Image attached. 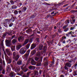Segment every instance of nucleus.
<instances>
[{
	"mask_svg": "<svg viewBox=\"0 0 77 77\" xmlns=\"http://www.w3.org/2000/svg\"><path fill=\"white\" fill-rule=\"evenodd\" d=\"M35 41H36V42H40V39H39V38H36Z\"/></svg>",
	"mask_w": 77,
	"mask_h": 77,
	"instance_id": "18",
	"label": "nucleus"
},
{
	"mask_svg": "<svg viewBox=\"0 0 77 77\" xmlns=\"http://www.w3.org/2000/svg\"><path fill=\"white\" fill-rule=\"evenodd\" d=\"M17 8V6H16L15 5H13L12 7V9H16Z\"/></svg>",
	"mask_w": 77,
	"mask_h": 77,
	"instance_id": "26",
	"label": "nucleus"
},
{
	"mask_svg": "<svg viewBox=\"0 0 77 77\" xmlns=\"http://www.w3.org/2000/svg\"><path fill=\"white\" fill-rule=\"evenodd\" d=\"M26 52V49L25 48H23L20 49V53L21 54H24Z\"/></svg>",
	"mask_w": 77,
	"mask_h": 77,
	"instance_id": "2",
	"label": "nucleus"
},
{
	"mask_svg": "<svg viewBox=\"0 0 77 77\" xmlns=\"http://www.w3.org/2000/svg\"><path fill=\"white\" fill-rule=\"evenodd\" d=\"M44 60H46V65H48V58L47 57L44 58Z\"/></svg>",
	"mask_w": 77,
	"mask_h": 77,
	"instance_id": "12",
	"label": "nucleus"
},
{
	"mask_svg": "<svg viewBox=\"0 0 77 77\" xmlns=\"http://www.w3.org/2000/svg\"><path fill=\"white\" fill-rule=\"evenodd\" d=\"M32 18H35V15H33L32 16Z\"/></svg>",
	"mask_w": 77,
	"mask_h": 77,
	"instance_id": "61",
	"label": "nucleus"
},
{
	"mask_svg": "<svg viewBox=\"0 0 77 77\" xmlns=\"http://www.w3.org/2000/svg\"><path fill=\"white\" fill-rule=\"evenodd\" d=\"M0 77H4V75L2 74L0 75Z\"/></svg>",
	"mask_w": 77,
	"mask_h": 77,
	"instance_id": "64",
	"label": "nucleus"
},
{
	"mask_svg": "<svg viewBox=\"0 0 77 77\" xmlns=\"http://www.w3.org/2000/svg\"><path fill=\"white\" fill-rule=\"evenodd\" d=\"M69 30V29H68V28H67L66 29H65L64 30V32H67Z\"/></svg>",
	"mask_w": 77,
	"mask_h": 77,
	"instance_id": "36",
	"label": "nucleus"
},
{
	"mask_svg": "<svg viewBox=\"0 0 77 77\" xmlns=\"http://www.w3.org/2000/svg\"><path fill=\"white\" fill-rule=\"evenodd\" d=\"M65 66L68 67V68H70L71 66V64L69 63H66Z\"/></svg>",
	"mask_w": 77,
	"mask_h": 77,
	"instance_id": "10",
	"label": "nucleus"
},
{
	"mask_svg": "<svg viewBox=\"0 0 77 77\" xmlns=\"http://www.w3.org/2000/svg\"><path fill=\"white\" fill-rule=\"evenodd\" d=\"M72 31H71L70 32L68 33L69 35H72Z\"/></svg>",
	"mask_w": 77,
	"mask_h": 77,
	"instance_id": "58",
	"label": "nucleus"
},
{
	"mask_svg": "<svg viewBox=\"0 0 77 77\" xmlns=\"http://www.w3.org/2000/svg\"><path fill=\"white\" fill-rule=\"evenodd\" d=\"M29 39H26L24 42V43L23 44V45H26V44H27L29 42Z\"/></svg>",
	"mask_w": 77,
	"mask_h": 77,
	"instance_id": "7",
	"label": "nucleus"
},
{
	"mask_svg": "<svg viewBox=\"0 0 77 77\" xmlns=\"http://www.w3.org/2000/svg\"><path fill=\"white\" fill-rule=\"evenodd\" d=\"M2 73L3 74H5V70H3L2 72Z\"/></svg>",
	"mask_w": 77,
	"mask_h": 77,
	"instance_id": "52",
	"label": "nucleus"
},
{
	"mask_svg": "<svg viewBox=\"0 0 77 77\" xmlns=\"http://www.w3.org/2000/svg\"><path fill=\"white\" fill-rule=\"evenodd\" d=\"M10 21H12V22H14V18H13L11 19L10 20Z\"/></svg>",
	"mask_w": 77,
	"mask_h": 77,
	"instance_id": "56",
	"label": "nucleus"
},
{
	"mask_svg": "<svg viewBox=\"0 0 77 77\" xmlns=\"http://www.w3.org/2000/svg\"><path fill=\"white\" fill-rule=\"evenodd\" d=\"M11 71V68L10 67H7V72H9Z\"/></svg>",
	"mask_w": 77,
	"mask_h": 77,
	"instance_id": "19",
	"label": "nucleus"
},
{
	"mask_svg": "<svg viewBox=\"0 0 77 77\" xmlns=\"http://www.w3.org/2000/svg\"><path fill=\"white\" fill-rule=\"evenodd\" d=\"M13 25H14V24H13V23H10L9 25V27H12Z\"/></svg>",
	"mask_w": 77,
	"mask_h": 77,
	"instance_id": "43",
	"label": "nucleus"
},
{
	"mask_svg": "<svg viewBox=\"0 0 77 77\" xmlns=\"http://www.w3.org/2000/svg\"><path fill=\"white\" fill-rule=\"evenodd\" d=\"M11 59H9V61H8V63H11Z\"/></svg>",
	"mask_w": 77,
	"mask_h": 77,
	"instance_id": "51",
	"label": "nucleus"
},
{
	"mask_svg": "<svg viewBox=\"0 0 77 77\" xmlns=\"http://www.w3.org/2000/svg\"><path fill=\"white\" fill-rule=\"evenodd\" d=\"M23 11H26V10L27 9V8L26 7H25L23 8Z\"/></svg>",
	"mask_w": 77,
	"mask_h": 77,
	"instance_id": "49",
	"label": "nucleus"
},
{
	"mask_svg": "<svg viewBox=\"0 0 77 77\" xmlns=\"http://www.w3.org/2000/svg\"><path fill=\"white\" fill-rule=\"evenodd\" d=\"M16 49L17 50V51H19V50H20V45H17L16 47Z\"/></svg>",
	"mask_w": 77,
	"mask_h": 77,
	"instance_id": "25",
	"label": "nucleus"
},
{
	"mask_svg": "<svg viewBox=\"0 0 77 77\" xmlns=\"http://www.w3.org/2000/svg\"><path fill=\"white\" fill-rule=\"evenodd\" d=\"M68 6V4H67L64 5H63V7H64V8H65V7H66V6Z\"/></svg>",
	"mask_w": 77,
	"mask_h": 77,
	"instance_id": "57",
	"label": "nucleus"
},
{
	"mask_svg": "<svg viewBox=\"0 0 77 77\" xmlns=\"http://www.w3.org/2000/svg\"><path fill=\"white\" fill-rule=\"evenodd\" d=\"M67 66H65L64 67V69L66 70V71H68V68Z\"/></svg>",
	"mask_w": 77,
	"mask_h": 77,
	"instance_id": "32",
	"label": "nucleus"
},
{
	"mask_svg": "<svg viewBox=\"0 0 77 77\" xmlns=\"http://www.w3.org/2000/svg\"><path fill=\"white\" fill-rule=\"evenodd\" d=\"M30 51V50H28L27 51V52L24 54V55L22 56L23 58L25 60H27Z\"/></svg>",
	"mask_w": 77,
	"mask_h": 77,
	"instance_id": "1",
	"label": "nucleus"
},
{
	"mask_svg": "<svg viewBox=\"0 0 77 77\" xmlns=\"http://www.w3.org/2000/svg\"><path fill=\"white\" fill-rule=\"evenodd\" d=\"M41 61L40 62L38 61L37 63V66H41Z\"/></svg>",
	"mask_w": 77,
	"mask_h": 77,
	"instance_id": "22",
	"label": "nucleus"
},
{
	"mask_svg": "<svg viewBox=\"0 0 77 77\" xmlns=\"http://www.w3.org/2000/svg\"><path fill=\"white\" fill-rule=\"evenodd\" d=\"M29 69L32 70V69H35V67L34 66H31L29 67Z\"/></svg>",
	"mask_w": 77,
	"mask_h": 77,
	"instance_id": "11",
	"label": "nucleus"
},
{
	"mask_svg": "<svg viewBox=\"0 0 77 77\" xmlns=\"http://www.w3.org/2000/svg\"><path fill=\"white\" fill-rule=\"evenodd\" d=\"M6 52L8 56H11L12 55V54L11 53V51L8 49H6Z\"/></svg>",
	"mask_w": 77,
	"mask_h": 77,
	"instance_id": "4",
	"label": "nucleus"
},
{
	"mask_svg": "<svg viewBox=\"0 0 77 77\" xmlns=\"http://www.w3.org/2000/svg\"><path fill=\"white\" fill-rule=\"evenodd\" d=\"M73 74L74 75H77V73H76V72H75V71L74 72Z\"/></svg>",
	"mask_w": 77,
	"mask_h": 77,
	"instance_id": "39",
	"label": "nucleus"
},
{
	"mask_svg": "<svg viewBox=\"0 0 77 77\" xmlns=\"http://www.w3.org/2000/svg\"><path fill=\"white\" fill-rule=\"evenodd\" d=\"M4 54H5V59L7 60H8V59H9V57H8L7 55H6V53H5V52H4Z\"/></svg>",
	"mask_w": 77,
	"mask_h": 77,
	"instance_id": "16",
	"label": "nucleus"
},
{
	"mask_svg": "<svg viewBox=\"0 0 77 77\" xmlns=\"http://www.w3.org/2000/svg\"><path fill=\"white\" fill-rule=\"evenodd\" d=\"M36 62L35 61V60L33 59H32L31 60V64L32 65H36Z\"/></svg>",
	"mask_w": 77,
	"mask_h": 77,
	"instance_id": "9",
	"label": "nucleus"
},
{
	"mask_svg": "<svg viewBox=\"0 0 77 77\" xmlns=\"http://www.w3.org/2000/svg\"><path fill=\"white\" fill-rule=\"evenodd\" d=\"M55 37H56V35H55V34H54V35H52V37L53 38H54Z\"/></svg>",
	"mask_w": 77,
	"mask_h": 77,
	"instance_id": "63",
	"label": "nucleus"
},
{
	"mask_svg": "<svg viewBox=\"0 0 77 77\" xmlns=\"http://www.w3.org/2000/svg\"><path fill=\"white\" fill-rule=\"evenodd\" d=\"M66 27H67V26H63V29H66Z\"/></svg>",
	"mask_w": 77,
	"mask_h": 77,
	"instance_id": "47",
	"label": "nucleus"
},
{
	"mask_svg": "<svg viewBox=\"0 0 77 77\" xmlns=\"http://www.w3.org/2000/svg\"><path fill=\"white\" fill-rule=\"evenodd\" d=\"M0 63H2V59L0 58Z\"/></svg>",
	"mask_w": 77,
	"mask_h": 77,
	"instance_id": "55",
	"label": "nucleus"
},
{
	"mask_svg": "<svg viewBox=\"0 0 77 77\" xmlns=\"http://www.w3.org/2000/svg\"><path fill=\"white\" fill-rule=\"evenodd\" d=\"M16 42H17V40L14 39L12 40V43H13V44H14V43H15Z\"/></svg>",
	"mask_w": 77,
	"mask_h": 77,
	"instance_id": "31",
	"label": "nucleus"
},
{
	"mask_svg": "<svg viewBox=\"0 0 77 77\" xmlns=\"http://www.w3.org/2000/svg\"><path fill=\"white\" fill-rule=\"evenodd\" d=\"M62 5H63V3H59L58 4V6H62Z\"/></svg>",
	"mask_w": 77,
	"mask_h": 77,
	"instance_id": "41",
	"label": "nucleus"
},
{
	"mask_svg": "<svg viewBox=\"0 0 77 77\" xmlns=\"http://www.w3.org/2000/svg\"><path fill=\"white\" fill-rule=\"evenodd\" d=\"M26 67H25V68H24V69H23V70H24V72H27V71H28V69L27 68H25Z\"/></svg>",
	"mask_w": 77,
	"mask_h": 77,
	"instance_id": "28",
	"label": "nucleus"
},
{
	"mask_svg": "<svg viewBox=\"0 0 77 77\" xmlns=\"http://www.w3.org/2000/svg\"><path fill=\"white\" fill-rule=\"evenodd\" d=\"M24 39V37H22V36L20 37V41H21V40L22 41H23Z\"/></svg>",
	"mask_w": 77,
	"mask_h": 77,
	"instance_id": "21",
	"label": "nucleus"
},
{
	"mask_svg": "<svg viewBox=\"0 0 77 77\" xmlns=\"http://www.w3.org/2000/svg\"><path fill=\"white\" fill-rule=\"evenodd\" d=\"M14 13L15 14V15L18 14V11H15L14 12Z\"/></svg>",
	"mask_w": 77,
	"mask_h": 77,
	"instance_id": "37",
	"label": "nucleus"
},
{
	"mask_svg": "<svg viewBox=\"0 0 77 77\" xmlns=\"http://www.w3.org/2000/svg\"><path fill=\"white\" fill-rule=\"evenodd\" d=\"M65 22H66L65 23L66 24H68L69 23V20H66L65 21Z\"/></svg>",
	"mask_w": 77,
	"mask_h": 77,
	"instance_id": "33",
	"label": "nucleus"
},
{
	"mask_svg": "<svg viewBox=\"0 0 77 77\" xmlns=\"http://www.w3.org/2000/svg\"><path fill=\"white\" fill-rule=\"evenodd\" d=\"M29 47H30V45L29 44H28L26 46V48L28 49L29 48Z\"/></svg>",
	"mask_w": 77,
	"mask_h": 77,
	"instance_id": "44",
	"label": "nucleus"
},
{
	"mask_svg": "<svg viewBox=\"0 0 77 77\" xmlns=\"http://www.w3.org/2000/svg\"><path fill=\"white\" fill-rule=\"evenodd\" d=\"M75 29V26L72 27L70 28V30H74V29Z\"/></svg>",
	"mask_w": 77,
	"mask_h": 77,
	"instance_id": "40",
	"label": "nucleus"
},
{
	"mask_svg": "<svg viewBox=\"0 0 77 77\" xmlns=\"http://www.w3.org/2000/svg\"><path fill=\"white\" fill-rule=\"evenodd\" d=\"M35 75H39V73L37 71H35Z\"/></svg>",
	"mask_w": 77,
	"mask_h": 77,
	"instance_id": "23",
	"label": "nucleus"
},
{
	"mask_svg": "<svg viewBox=\"0 0 77 77\" xmlns=\"http://www.w3.org/2000/svg\"><path fill=\"white\" fill-rule=\"evenodd\" d=\"M43 48L44 50V51H45L46 50H47V46H44Z\"/></svg>",
	"mask_w": 77,
	"mask_h": 77,
	"instance_id": "34",
	"label": "nucleus"
},
{
	"mask_svg": "<svg viewBox=\"0 0 77 77\" xmlns=\"http://www.w3.org/2000/svg\"><path fill=\"white\" fill-rule=\"evenodd\" d=\"M39 60V58L36 57L35 58V60H36V61H38Z\"/></svg>",
	"mask_w": 77,
	"mask_h": 77,
	"instance_id": "42",
	"label": "nucleus"
},
{
	"mask_svg": "<svg viewBox=\"0 0 77 77\" xmlns=\"http://www.w3.org/2000/svg\"><path fill=\"white\" fill-rule=\"evenodd\" d=\"M31 73V72H27V75L28 76V77H29V75Z\"/></svg>",
	"mask_w": 77,
	"mask_h": 77,
	"instance_id": "35",
	"label": "nucleus"
},
{
	"mask_svg": "<svg viewBox=\"0 0 77 77\" xmlns=\"http://www.w3.org/2000/svg\"><path fill=\"white\" fill-rule=\"evenodd\" d=\"M10 2L11 3V5H14V1H10Z\"/></svg>",
	"mask_w": 77,
	"mask_h": 77,
	"instance_id": "45",
	"label": "nucleus"
},
{
	"mask_svg": "<svg viewBox=\"0 0 77 77\" xmlns=\"http://www.w3.org/2000/svg\"><path fill=\"white\" fill-rule=\"evenodd\" d=\"M20 70V67H18L16 69V70L17 72H19Z\"/></svg>",
	"mask_w": 77,
	"mask_h": 77,
	"instance_id": "29",
	"label": "nucleus"
},
{
	"mask_svg": "<svg viewBox=\"0 0 77 77\" xmlns=\"http://www.w3.org/2000/svg\"><path fill=\"white\" fill-rule=\"evenodd\" d=\"M24 66V64H23L22 65V66H21V69L24 70V69L25 67H26V66H25L24 67H23Z\"/></svg>",
	"mask_w": 77,
	"mask_h": 77,
	"instance_id": "20",
	"label": "nucleus"
},
{
	"mask_svg": "<svg viewBox=\"0 0 77 77\" xmlns=\"http://www.w3.org/2000/svg\"><path fill=\"white\" fill-rule=\"evenodd\" d=\"M13 56L14 57V56H15V55H16V53L15 52H14L13 53Z\"/></svg>",
	"mask_w": 77,
	"mask_h": 77,
	"instance_id": "50",
	"label": "nucleus"
},
{
	"mask_svg": "<svg viewBox=\"0 0 77 77\" xmlns=\"http://www.w3.org/2000/svg\"><path fill=\"white\" fill-rule=\"evenodd\" d=\"M42 48H43V46L42 45H41L39 46V49L40 50H42Z\"/></svg>",
	"mask_w": 77,
	"mask_h": 77,
	"instance_id": "15",
	"label": "nucleus"
},
{
	"mask_svg": "<svg viewBox=\"0 0 77 77\" xmlns=\"http://www.w3.org/2000/svg\"><path fill=\"white\" fill-rule=\"evenodd\" d=\"M36 47V44L34 43L32 44L31 47V50H33V49L35 48Z\"/></svg>",
	"mask_w": 77,
	"mask_h": 77,
	"instance_id": "5",
	"label": "nucleus"
},
{
	"mask_svg": "<svg viewBox=\"0 0 77 77\" xmlns=\"http://www.w3.org/2000/svg\"><path fill=\"white\" fill-rule=\"evenodd\" d=\"M3 69V67L2 66H0V71H2Z\"/></svg>",
	"mask_w": 77,
	"mask_h": 77,
	"instance_id": "53",
	"label": "nucleus"
},
{
	"mask_svg": "<svg viewBox=\"0 0 77 77\" xmlns=\"http://www.w3.org/2000/svg\"><path fill=\"white\" fill-rule=\"evenodd\" d=\"M35 53H36V51L35 50H33L31 54L32 55H33L35 54Z\"/></svg>",
	"mask_w": 77,
	"mask_h": 77,
	"instance_id": "17",
	"label": "nucleus"
},
{
	"mask_svg": "<svg viewBox=\"0 0 77 77\" xmlns=\"http://www.w3.org/2000/svg\"><path fill=\"white\" fill-rule=\"evenodd\" d=\"M33 37L29 39V42H32L33 41Z\"/></svg>",
	"mask_w": 77,
	"mask_h": 77,
	"instance_id": "27",
	"label": "nucleus"
},
{
	"mask_svg": "<svg viewBox=\"0 0 77 77\" xmlns=\"http://www.w3.org/2000/svg\"><path fill=\"white\" fill-rule=\"evenodd\" d=\"M36 55L37 56H40L41 55V54L39 52L37 53V54Z\"/></svg>",
	"mask_w": 77,
	"mask_h": 77,
	"instance_id": "38",
	"label": "nucleus"
},
{
	"mask_svg": "<svg viewBox=\"0 0 77 77\" xmlns=\"http://www.w3.org/2000/svg\"><path fill=\"white\" fill-rule=\"evenodd\" d=\"M13 58L14 59H15L16 60H17L19 58V55H17L15 57H13Z\"/></svg>",
	"mask_w": 77,
	"mask_h": 77,
	"instance_id": "13",
	"label": "nucleus"
},
{
	"mask_svg": "<svg viewBox=\"0 0 77 77\" xmlns=\"http://www.w3.org/2000/svg\"><path fill=\"white\" fill-rule=\"evenodd\" d=\"M16 74L14 72H11L10 73V74L9 75L10 76V77H14V75H15Z\"/></svg>",
	"mask_w": 77,
	"mask_h": 77,
	"instance_id": "8",
	"label": "nucleus"
},
{
	"mask_svg": "<svg viewBox=\"0 0 77 77\" xmlns=\"http://www.w3.org/2000/svg\"><path fill=\"white\" fill-rule=\"evenodd\" d=\"M11 40H5V42L6 46L7 47H10L11 45Z\"/></svg>",
	"mask_w": 77,
	"mask_h": 77,
	"instance_id": "3",
	"label": "nucleus"
},
{
	"mask_svg": "<svg viewBox=\"0 0 77 77\" xmlns=\"http://www.w3.org/2000/svg\"><path fill=\"white\" fill-rule=\"evenodd\" d=\"M64 39V37L63 36L62 37L61 41H63V40Z\"/></svg>",
	"mask_w": 77,
	"mask_h": 77,
	"instance_id": "60",
	"label": "nucleus"
},
{
	"mask_svg": "<svg viewBox=\"0 0 77 77\" xmlns=\"http://www.w3.org/2000/svg\"><path fill=\"white\" fill-rule=\"evenodd\" d=\"M52 63V64H51V65H54V60L52 62H51Z\"/></svg>",
	"mask_w": 77,
	"mask_h": 77,
	"instance_id": "54",
	"label": "nucleus"
},
{
	"mask_svg": "<svg viewBox=\"0 0 77 77\" xmlns=\"http://www.w3.org/2000/svg\"><path fill=\"white\" fill-rule=\"evenodd\" d=\"M3 65L4 66H5V61L3 60Z\"/></svg>",
	"mask_w": 77,
	"mask_h": 77,
	"instance_id": "62",
	"label": "nucleus"
},
{
	"mask_svg": "<svg viewBox=\"0 0 77 77\" xmlns=\"http://www.w3.org/2000/svg\"><path fill=\"white\" fill-rule=\"evenodd\" d=\"M41 73H42V71L41 70H40L39 71V74H41Z\"/></svg>",
	"mask_w": 77,
	"mask_h": 77,
	"instance_id": "59",
	"label": "nucleus"
},
{
	"mask_svg": "<svg viewBox=\"0 0 77 77\" xmlns=\"http://www.w3.org/2000/svg\"><path fill=\"white\" fill-rule=\"evenodd\" d=\"M58 32L59 33H62V29H59L58 30Z\"/></svg>",
	"mask_w": 77,
	"mask_h": 77,
	"instance_id": "30",
	"label": "nucleus"
},
{
	"mask_svg": "<svg viewBox=\"0 0 77 77\" xmlns=\"http://www.w3.org/2000/svg\"><path fill=\"white\" fill-rule=\"evenodd\" d=\"M60 26V23H58L57 24V27H61V26Z\"/></svg>",
	"mask_w": 77,
	"mask_h": 77,
	"instance_id": "48",
	"label": "nucleus"
},
{
	"mask_svg": "<svg viewBox=\"0 0 77 77\" xmlns=\"http://www.w3.org/2000/svg\"><path fill=\"white\" fill-rule=\"evenodd\" d=\"M1 46L2 48H4V46H3V42H1Z\"/></svg>",
	"mask_w": 77,
	"mask_h": 77,
	"instance_id": "24",
	"label": "nucleus"
},
{
	"mask_svg": "<svg viewBox=\"0 0 77 77\" xmlns=\"http://www.w3.org/2000/svg\"><path fill=\"white\" fill-rule=\"evenodd\" d=\"M11 50L12 51H14V50H15V47H13V48H11Z\"/></svg>",
	"mask_w": 77,
	"mask_h": 77,
	"instance_id": "46",
	"label": "nucleus"
},
{
	"mask_svg": "<svg viewBox=\"0 0 77 77\" xmlns=\"http://www.w3.org/2000/svg\"><path fill=\"white\" fill-rule=\"evenodd\" d=\"M23 71H21L20 72V75H21L22 77H29L27 75H23Z\"/></svg>",
	"mask_w": 77,
	"mask_h": 77,
	"instance_id": "6",
	"label": "nucleus"
},
{
	"mask_svg": "<svg viewBox=\"0 0 77 77\" xmlns=\"http://www.w3.org/2000/svg\"><path fill=\"white\" fill-rule=\"evenodd\" d=\"M26 33H30L32 32V29H29L27 30L26 31Z\"/></svg>",
	"mask_w": 77,
	"mask_h": 77,
	"instance_id": "14",
	"label": "nucleus"
}]
</instances>
